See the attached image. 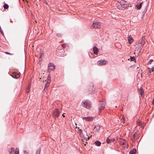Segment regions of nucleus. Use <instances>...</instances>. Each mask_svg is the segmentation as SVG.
Masks as SVG:
<instances>
[{
  "label": "nucleus",
  "mask_w": 154,
  "mask_h": 154,
  "mask_svg": "<svg viewBox=\"0 0 154 154\" xmlns=\"http://www.w3.org/2000/svg\"><path fill=\"white\" fill-rule=\"evenodd\" d=\"M11 76L13 78L15 79H18L20 77L19 74L14 72L12 73Z\"/></svg>",
  "instance_id": "1a4fd4ad"
},
{
  "label": "nucleus",
  "mask_w": 154,
  "mask_h": 154,
  "mask_svg": "<svg viewBox=\"0 0 154 154\" xmlns=\"http://www.w3.org/2000/svg\"><path fill=\"white\" fill-rule=\"evenodd\" d=\"M47 79H48V80H50L51 79V77H50L49 76H48V78H47Z\"/></svg>",
  "instance_id": "e433bc0d"
},
{
  "label": "nucleus",
  "mask_w": 154,
  "mask_h": 154,
  "mask_svg": "<svg viewBox=\"0 0 154 154\" xmlns=\"http://www.w3.org/2000/svg\"><path fill=\"white\" fill-rule=\"evenodd\" d=\"M143 3V2H142L140 4L136 5V8L138 9H140L141 8L142 6V5Z\"/></svg>",
  "instance_id": "f3484780"
},
{
  "label": "nucleus",
  "mask_w": 154,
  "mask_h": 154,
  "mask_svg": "<svg viewBox=\"0 0 154 154\" xmlns=\"http://www.w3.org/2000/svg\"><path fill=\"white\" fill-rule=\"evenodd\" d=\"M139 92L140 94L142 96L143 94L144 93L143 90L141 88L140 90H139Z\"/></svg>",
  "instance_id": "412c9836"
},
{
  "label": "nucleus",
  "mask_w": 154,
  "mask_h": 154,
  "mask_svg": "<svg viewBox=\"0 0 154 154\" xmlns=\"http://www.w3.org/2000/svg\"><path fill=\"white\" fill-rule=\"evenodd\" d=\"M126 3L127 2L124 0H122L120 2V4L122 6H123V5L124 7H125L124 5L126 4Z\"/></svg>",
  "instance_id": "aec40b11"
},
{
  "label": "nucleus",
  "mask_w": 154,
  "mask_h": 154,
  "mask_svg": "<svg viewBox=\"0 0 154 154\" xmlns=\"http://www.w3.org/2000/svg\"><path fill=\"white\" fill-rule=\"evenodd\" d=\"M30 85H29L27 88L26 90V92L27 93L29 92L30 91Z\"/></svg>",
  "instance_id": "4be33fe9"
},
{
  "label": "nucleus",
  "mask_w": 154,
  "mask_h": 154,
  "mask_svg": "<svg viewBox=\"0 0 154 154\" xmlns=\"http://www.w3.org/2000/svg\"><path fill=\"white\" fill-rule=\"evenodd\" d=\"M3 7L5 9H7L8 8V5L7 4L5 3Z\"/></svg>",
  "instance_id": "393cba45"
},
{
  "label": "nucleus",
  "mask_w": 154,
  "mask_h": 154,
  "mask_svg": "<svg viewBox=\"0 0 154 154\" xmlns=\"http://www.w3.org/2000/svg\"><path fill=\"white\" fill-rule=\"evenodd\" d=\"M108 62L105 60H101L98 61L97 62V65L98 66H103L106 64Z\"/></svg>",
  "instance_id": "20e7f679"
},
{
  "label": "nucleus",
  "mask_w": 154,
  "mask_h": 154,
  "mask_svg": "<svg viewBox=\"0 0 154 154\" xmlns=\"http://www.w3.org/2000/svg\"><path fill=\"white\" fill-rule=\"evenodd\" d=\"M49 83H50V82H47V84L48 83L49 84Z\"/></svg>",
  "instance_id": "a19ab883"
},
{
  "label": "nucleus",
  "mask_w": 154,
  "mask_h": 154,
  "mask_svg": "<svg viewBox=\"0 0 154 154\" xmlns=\"http://www.w3.org/2000/svg\"><path fill=\"white\" fill-rule=\"evenodd\" d=\"M124 119H125V118H124V116H122V118H121V120L122 121V122H123L124 123L125 122Z\"/></svg>",
  "instance_id": "bb28decb"
},
{
  "label": "nucleus",
  "mask_w": 154,
  "mask_h": 154,
  "mask_svg": "<svg viewBox=\"0 0 154 154\" xmlns=\"http://www.w3.org/2000/svg\"><path fill=\"white\" fill-rule=\"evenodd\" d=\"M14 154H19V149L17 148H16L15 152Z\"/></svg>",
  "instance_id": "a878e982"
},
{
  "label": "nucleus",
  "mask_w": 154,
  "mask_h": 154,
  "mask_svg": "<svg viewBox=\"0 0 154 154\" xmlns=\"http://www.w3.org/2000/svg\"><path fill=\"white\" fill-rule=\"evenodd\" d=\"M83 119L86 121H89L92 120L93 119V118L90 117H83Z\"/></svg>",
  "instance_id": "9b49d317"
},
{
  "label": "nucleus",
  "mask_w": 154,
  "mask_h": 154,
  "mask_svg": "<svg viewBox=\"0 0 154 154\" xmlns=\"http://www.w3.org/2000/svg\"><path fill=\"white\" fill-rule=\"evenodd\" d=\"M145 38L144 36H143L141 38L140 40L139 41V44H140L141 45H143L145 43Z\"/></svg>",
  "instance_id": "0eeeda50"
},
{
  "label": "nucleus",
  "mask_w": 154,
  "mask_h": 154,
  "mask_svg": "<svg viewBox=\"0 0 154 154\" xmlns=\"http://www.w3.org/2000/svg\"><path fill=\"white\" fill-rule=\"evenodd\" d=\"M60 113L59 110L57 109H55L53 111L52 114L53 117L54 118L57 117L60 115Z\"/></svg>",
  "instance_id": "39448f33"
},
{
  "label": "nucleus",
  "mask_w": 154,
  "mask_h": 154,
  "mask_svg": "<svg viewBox=\"0 0 154 154\" xmlns=\"http://www.w3.org/2000/svg\"><path fill=\"white\" fill-rule=\"evenodd\" d=\"M62 116H63V117H65V116L64 115V113H63V114L62 115Z\"/></svg>",
  "instance_id": "58836bf2"
},
{
  "label": "nucleus",
  "mask_w": 154,
  "mask_h": 154,
  "mask_svg": "<svg viewBox=\"0 0 154 154\" xmlns=\"http://www.w3.org/2000/svg\"><path fill=\"white\" fill-rule=\"evenodd\" d=\"M66 45V44H63L62 45V46L63 48H65Z\"/></svg>",
  "instance_id": "7c9ffc66"
},
{
  "label": "nucleus",
  "mask_w": 154,
  "mask_h": 154,
  "mask_svg": "<svg viewBox=\"0 0 154 154\" xmlns=\"http://www.w3.org/2000/svg\"><path fill=\"white\" fill-rule=\"evenodd\" d=\"M137 124L138 125L141 126L143 128V126L142 125V122L140 121L139 120H137Z\"/></svg>",
  "instance_id": "a211bd4d"
},
{
  "label": "nucleus",
  "mask_w": 154,
  "mask_h": 154,
  "mask_svg": "<svg viewBox=\"0 0 154 154\" xmlns=\"http://www.w3.org/2000/svg\"><path fill=\"white\" fill-rule=\"evenodd\" d=\"M57 35L58 37H61L62 36V35L61 33H58L57 34Z\"/></svg>",
  "instance_id": "c756f323"
},
{
  "label": "nucleus",
  "mask_w": 154,
  "mask_h": 154,
  "mask_svg": "<svg viewBox=\"0 0 154 154\" xmlns=\"http://www.w3.org/2000/svg\"><path fill=\"white\" fill-rule=\"evenodd\" d=\"M136 152V150L135 148H134L132 150H131L129 152V154H134Z\"/></svg>",
  "instance_id": "dca6fc26"
},
{
  "label": "nucleus",
  "mask_w": 154,
  "mask_h": 154,
  "mask_svg": "<svg viewBox=\"0 0 154 154\" xmlns=\"http://www.w3.org/2000/svg\"><path fill=\"white\" fill-rule=\"evenodd\" d=\"M66 54H63V56H66Z\"/></svg>",
  "instance_id": "ea45409f"
},
{
  "label": "nucleus",
  "mask_w": 154,
  "mask_h": 154,
  "mask_svg": "<svg viewBox=\"0 0 154 154\" xmlns=\"http://www.w3.org/2000/svg\"><path fill=\"white\" fill-rule=\"evenodd\" d=\"M95 144L96 146H100L101 144V143L99 141H96L95 142Z\"/></svg>",
  "instance_id": "6ab92c4d"
},
{
  "label": "nucleus",
  "mask_w": 154,
  "mask_h": 154,
  "mask_svg": "<svg viewBox=\"0 0 154 154\" xmlns=\"http://www.w3.org/2000/svg\"><path fill=\"white\" fill-rule=\"evenodd\" d=\"M154 71V66H152L151 68V71L152 72Z\"/></svg>",
  "instance_id": "72a5a7b5"
},
{
  "label": "nucleus",
  "mask_w": 154,
  "mask_h": 154,
  "mask_svg": "<svg viewBox=\"0 0 154 154\" xmlns=\"http://www.w3.org/2000/svg\"><path fill=\"white\" fill-rule=\"evenodd\" d=\"M55 66L53 63H51L49 64L48 66V70L49 71L50 70H54L55 69Z\"/></svg>",
  "instance_id": "423d86ee"
},
{
  "label": "nucleus",
  "mask_w": 154,
  "mask_h": 154,
  "mask_svg": "<svg viewBox=\"0 0 154 154\" xmlns=\"http://www.w3.org/2000/svg\"><path fill=\"white\" fill-rule=\"evenodd\" d=\"M89 55L90 57H91V58L94 57H95V56L92 53H89Z\"/></svg>",
  "instance_id": "b1692460"
},
{
  "label": "nucleus",
  "mask_w": 154,
  "mask_h": 154,
  "mask_svg": "<svg viewBox=\"0 0 154 154\" xmlns=\"http://www.w3.org/2000/svg\"><path fill=\"white\" fill-rule=\"evenodd\" d=\"M82 105L85 107L87 109H89L91 107V104L90 100H87L82 102Z\"/></svg>",
  "instance_id": "f03ea898"
},
{
  "label": "nucleus",
  "mask_w": 154,
  "mask_h": 154,
  "mask_svg": "<svg viewBox=\"0 0 154 154\" xmlns=\"http://www.w3.org/2000/svg\"><path fill=\"white\" fill-rule=\"evenodd\" d=\"M128 42L130 44H131L134 41V39L131 37V35H130L128 36Z\"/></svg>",
  "instance_id": "ddd939ff"
},
{
  "label": "nucleus",
  "mask_w": 154,
  "mask_h": 154,
  "mask_svg": "<svg viewBox=\"0 0 154 154\" xmlns=\"http://www.w3.org/2000/svg\"><path fill=\"white\" fill-rule=\"evenodd\" d=\"M88 89H89V91H88L89 93H92L94 89V87L93 84H92L90 87H88Z\"/></svg>",
  "instance_id": "9d476101"
},
{
  "label": "nucleus",
  "mask_w": 154,
  "mask_h": 154,
  "mask_svg": "<svg viewBox=\"0 0 154 154\" xmlns=\"http://www.w3.org/2000/svg\"><path fill=\"white\" fill-rule=\"evenodd\" d=\"M105 106V102H101L100 103L99 105V115H100L101 112L104 109Z\"/></svg>",
  "instance_id": "7ed1b4c3"
},
{
  "label": "nucleus",
  "mask_w": 154,
  "mask_h": 154,
  "mask_svg": "<svg viewBox=\"0 0 154 154\" xmlns=\"http://www.w3.org/2000/svg\"><path fill=\"white\" fill-rule=\"evenodd\" d=\"M152 103V104L154 105V98L153 100Z\"/></svg>",
  "instance_id": "4c0bfd02"
},
{
  "label": "nucleus",
  "mask_w": 154,
  "mask_h": 154,
  "mask_svg": "<svg viewBox=\"0 0 154 154\" xmlns=\"http://www.w3.org/2000/svg\"><path fill=\"white\" fill-rule=\"evenodd\" d=\"M153 61V60L152 59L150 60L149 61L148 64H151V63Z\"/></svg>",
  "instance_id": "cd10ccee"
},
{
  "label": "nucleus",
  "mask_w": 154,
  "mask_h": 154,
  "mask_svg": "<svg viewBox=\"0 0 154 154\" xmlns=\"http://www.w3.org/2000/svg\"><path fill=\"white\" fill-rule=\"evenodd\" d=\"M120 144L121 145H125V146L127 147V142L124 139H120L119 140Z\"/></svg>",
  "instance_id": "6e6552de"
},
{
  "label": "nucleus",
  "mask_w": 154,
  "mask_h": 154,
  "mask_svg": "<svg viewBox=\"0 0 154 154\" xmlns=\"http://www.w3.org/2000/svg\"><path fill=\"white\" fill-rule=\"evenodd\" d=\"M135 137V134H133V139H132V140L133 141H134V140Z\"/></svg>",
  "instance_id": "2f4dec72"
},
{
  "label": "nucleus",
  "mask_w": 154,
  "mask_h": 154,
  "mask_svg": "<svg viewBox=\"0 0 154 154\" xmlns=\"http://www.w3.org/2000/svg\"><path fill=\"white\" fill-rule=\"evenodd\" d=\"M101 24L100 23L98 22L97 20H95L94 21L93 24L91 25L90 26L91 29H93L94 28H99L100 27Z\"/></svg>",
  "instance_id": "f257e3e1"
},
{
  "label": "nucleus",
  "mask_w": 154,
  "mask_h": 154,
  "mask_svg": "<svg viewBox=\"0 0 154 154\" xmlns=\"http://www.w3.org/2000/svg\"><path fill=\"white\" fill-rule=\"evenodd\" d=\"M93 51L94 53L95 54H97L99 51L98 48L96 47H94L93 48Z\"/></svg>",
  "instance_id": "4468645a"
},
{
  "label": "nucleus",
  "mask_w": 154,
  "mask_h": 154,
  "mask_svg": "<svg viewBox=\"0 0 154 154\" xmlns=\"http://www.w3.org/2000/svg\"><path fill=\"white\" fill-rule=\"evenodd\" d=\"M89 138H90V137H88V139H89Z\"/></svg>",
  "instance_id": "79ce46f5"
},
{
  "label": "nucleus",
  "mask_w": 154,
  "mask_h": 154,
  "mask_svg": "<svg viewBox=\"0 0 154 154\" xmlns=\"http://www.w3.org/2000/svg\"><path fill=\"white\" fill-rule=\"evenodd\" d=\"M115 140V139L114 138L109 139L108 138H107L106 141L107 143H109L114 142Z\"/></svg>",
  "instance_id": "f8f14e48"
},
{
  "label": "nucleus",
  "mask_w": 154,
  "mask_h": 154,
  "mask_svg": "<svg viewBox=\"0 0 154 154\" xmlns=\"http://www.w3.org/2000/svg\"><path fill=\"white\" fill-rule=\"evenodd\" d=\"M14 150V149L13 147L11 148L8 149V152L10 154L12 153Z\"/></svg>",
  "instance_id": "2eb2a0df"
},
{
  "label": "nucleus",
  "mask_w": 154,
  "mask_h": 154,
  "mask_svg": "<svg viewBox=\"0 0 154 154\" xmlns=\"http://www.w3.org/2000/svg\"><path fill=\"white\" fill-rule=\"evenodd\" d=\"M41 149L40 148L38 149L36 151L35 154H40L41 152Z\"/></svg>",
  "instance_id": "5701e85b"
},
{
  "label": "nucleus",
  "mask_w": 154,
  "mask_h": 154,
  "mask_svg": "<svg viewBox=\"0 0 154 154\" xmlns=\"http://www.w3.org/2000/svg\"><path fill=\"white\" fill-rule=\"evenodd\" d=\"M23 154H27V152L26 151H24L23 152Z\"/></svg>",
  "instance_id": "c9c22d12"
},
{
  "label": "nucleus",
  "mask_w": 154,
  "mask_h": 154,
  "mask_svg": "<svg viewBox=\"0 0 154 154\" xmlns=\"http://www.w3.org/2000/svg\"><path fill=\"white\" fill-rule=\"evenodd\" d=\"M82 131L81 129H79V130H78V132H79V133L80 134H81L82 132Z\"/></svg>",
  "instance_id": "c85d7f7f"
},
{
  "label": "nucleus",
  "mask_w": 154,
  "mask_h": 154,
  "mask_svg": "<svg viewBox=\"0 0 154 154\" xmlns=\"http://www.w3.org/2000/svg\"><path fill=\"white\" fill-rule=\"evenodd\" d=\"M148 71L149 72V74H150V73H151V69L149 68H148Z\"/></svg>",
  "instance_id": "473e14b6"
},
{
  "label": "nucleus",
  "mask_w": 154,
  "mask_h": 154,
  "mask_svg": "<svg viewBox=\"0 0 154 154\" xmlns=\"http://www.w3.org/2000/svg\"><path fill=\"white\" fill-rule=\"evenodd\" d=\"M5 53L8 54L12 55V54L7 52H5Z\"/></svg>",
  "instance_id": "f704fd0d"
}]
</instances>
